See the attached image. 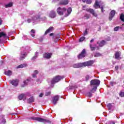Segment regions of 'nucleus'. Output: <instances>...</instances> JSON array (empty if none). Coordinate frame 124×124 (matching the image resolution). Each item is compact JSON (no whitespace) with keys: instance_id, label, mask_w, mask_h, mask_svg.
I'll list each match as a JSON object with an SVG mask.
<instances>
[{"instance_id":"1","label":"nucleus","mask_w":124,"mask_h":124,"mask_svg":"<svg viewBox=\"0 0 124 124\" xmlns=\"http://www.w3.org/2000/svg\"><path fill=\"white\" fill-rule=\"evenodd\" d=\"M71 12H72V9H71V8H68L67 10H66L65 8H62L61 7H59L57 9V13L59 15L62 16L63 15V14H64V17H68V16H69L71 14Z\"/></svg>"},{"instance_id":"2","label":"nucleus","mask_w":124,"mask_h":124,"mask_svg":"<svg viewBox=\"0 0 124 124\" xmlns=\"http://www.w3.org/2000/svg\"><path fill=\"white\" fill-rule=\"evenodd\" d=\"M46 20V17H41L40 16L38 15L35 16H33L31 19H28L27 22L28 23H33V25H35V24H37L38 22H40V21H45Z\"/></svg>"},{"instance_id":"3","label":"nucleus","mask_w":124,"mask_h":124,"mask_svg":"<svg viewBox=\"0 0 124 124\" xmlns=\"http://www.w3.org/2000/svg\"><path fill=\"white\" fill-rule=\"evenodd\" d=\"M93 64V61H89L82 63L74 64L73 67L74 68H79V67H84L85 66H92Z\"/></svg>"},{"instance_id":"4","label":"nucleus","mask_w":124,"mask_h":124,"mask_svg":"<svg viewBox=\"0 0 124 124\" xmlns=\"http://www.w3.org/2000/svg\"><path fill=\"white\" fill-rule=\"evenodd\" d=\"M100 84V80L97 79H92L90 82V85L92 88V91L96 92L97 87Z\"/></svg>"},{"instance_id":"5","label":"nucleus","mask_w":124,"mask_h":124,"mask_svg":"<svg viewBox=\"0 0 124 124\" xmlns=\"http://www.w3.org/2000/svg\"><path fill=\"white\" fill-rule=\"evenodd\" d=\"M32 120L34 121H37V122H40V123H44V124H49L51 123V121L48 119H45L43 118H41L40 117H33L31 118Z\"/></svg>"},{"instance_id":"6","label":"nucleus","mask_w":124,"mask_h":124,"mask_svg":"<svg viewBox=\"0 0 124 124\" xmlns=\"http://www.w3.org/2000/svg\"><path fill=\"white\" fill-rule=\"evenodd\" d=\"M29 95H31L30 93H22L18 96V99L19 100H22L23 99L24 101L27 99V96H29Z\"/></svg>"},{"instance_id":"7","label":"nucleus","mask_w":124,"mask_h":124,"mask_svg":"<svg viewBox=\"0 0 124 124\" xmlns=\"http://www.w3.org/2000/svg\"><path fill=\"white\" fill-rule=\"evenodd\" d=\"M93 7L94 8L97 9V8H100L101 12L103 13L104 12V10L103 9V7L102 6H100L99 3L97 1V0H95V4L93 5Z\"/></svg>"},{"instance_id":"8","label":"nucleus","mask_w":124,"mask_h":124,"mask_svg":"<svg viewBox=\"0 0 124 124\" xmlns=\"http://www.w3.org/2000/svg\"><path fill=\"white\" fill-rule=\"evenodd\" d=\"M9 83H10V84H11L13 86L17 87V86H18V84H19V80L16 79H13V80H10Z\"/></svg>"},{"instance_id":"9","label":"nucleus","mask_w":124,"mask_h":124,"mask_svg":"<svg viewBox=\"0 0 124 124\" xmlns=\"http://www.w3.org/2000/svg\"><path fill=\"white\" fill-rule=\"evenodd\" d=\"M115 15H116V11L113 10L110 12L109 14V21H112V19L115 16Z\"/></svg>"},{"instance_id":"10","label":"nucleus","mask_w":124,"mask_h":124,"mask_svg":"<svg viewBox=\"0 0 124 124\" xmlns=\"http://www.w3.org/2000/svg\"><path fill=\"white\" fill-rule=\"evenodd\" d=\"M86 57V50L83 49L81 53L78 55V59H83V58H85Z\"/></svg>"},{"instance_id":"11","label":"nucleus","mask_w":124,"mask_h":124,"mask_svg":"<svg viewBox=\"0 0 124 124\" xmlns=\"http://www.w3.org/2000/svg\"><path fill=\"white\" fill-rule=\"evenodd\" d=\"M86 11H87V12H89L90 13L92 14V15H93V16H94V17H97V14L96 13H95V12H94V11L93 9H87Z\"/></svg>"},{"instance_id":"12","label":"nucleus","mask_w":124,"mask_h":124,"mask_svg":"<svg viewBox=\"0 0 124 124\" xmlns=\"http://www.w3.org/2000/svg\"><path fill=\"white\" fill-rule=\"evenodd\" d=\"M52 55V53H45L44 54V58L46 59V60H49V59H51Z\"/></svg>"},{"instance_id":"13","label":"nucleus","mask_w":124,"mask_h":124,"mask_svg":"<svg viewBox=\"0 0 124 124\" xmlns=\"http://www.w3.org/2000/svg\"><path fill=\"white\" fill-rule=\"evenodd\" d=\"M31 81V78L27 79L26 80L23 81V84L21 85V87H22V88L26 87V86H27V85H28V84H29Z\"/></svg>"},{"instance_id":"14","label":"nucleus","mask_w":124,"mask_h":124,"mask_svg":"<svg viewBox=\"0 0 124 124\" xmlns=\"http://www.w3.org/2000/svg\"><path fill=\"white\" fill-rule=\"evenodd\" d=\"M59 98H60L59 95H56L55 96L53 97L52 103H53V104H57L58 101H59Z\"/></svg>"},{"instance_id":"15","label":"nucleus","mask_w":124,"mask_h":124,"mask_svg":"<svg viewBox=\"0 0 124 124\" xmlns=\"http://www.w3.org/2000/svg\"><path fill=\"white\" fill-rule=\"evenodd\" d=\"M49 17L50 18H55L56 17V12L54 11H51L49 13Z\"/></svg>"},{"instance_id":"16","label":"nucleus","mask_w":124,"mask_h":124,"mask_svg":"<svg viewBox=\"0 0 124 124\" xmlns=\"http://www.w3.org/2000/svg\"><path fill=\"white\" fill-rule=\"evenodd\" d=\"M52 31H54V27H50L45 32V35H46V34L49 33V32H51Z\"/></svg>"},{"instance_id":"17","label":"nucleus","mask_w":124,"mask_h":124,"mask_svg":"<svg viewBox=\"0 0 124 124\" xmlns=\"http://www.w3.org/2000/svg\"><path fill=\"white\" fill-rule=\"evenodd\" d=\"M115 59H116L117 60H120V59H121V58H120V57H121V52H119V51L115 52Z\"/></svg>"},{"instance_id":"18","label":"nucleus","mask_w":124,"mask_h":124,"mask_svg":"<svg viewBox=\"0 0 124 124\" xmlns=\"http://www.w3.org/2000/svg\"><path fill=\"white\" fill-rule=\"evenodd\" d=\"M97 43L99 45V46H100V47H103V46H104V45L106 44V42L104 40H102L100 42H97Z\"/></svg>"},{"instance_id":"19","label":"nucleus","mask_w":124,"mask_h":124,"mask_svg":"<svg viewBox=\"0 0 124 124\" xmlns=\"http://www.w3.org/2000/svg\"><path fill=\"white\" fill-rule=\"evenodd\" d=\"M60 4H62V5H67V4H68V0H62L61 1H60Z\"/></svg>"},{"instance_id":"20","label":"nucleus","mask_w":124,"mask_h":124,"mask_svg":"<svg viewBox=\"0 0 124 124\" xmlns=\"http://www.w3.org/2000/svg\"><path fill=\"white\" fill-rule=\"evenodd\" d=\"M60 80V78H54L52 79L51 83L52 85H53V84H55V83H57L59 82Z\"/></svg>"},{"instance_id":"21","label":"nucleus","mask_w":124,"mask_h":124,"mask_svg":"<svg viewBox=\"0 0 124 124\" xmlns=\"http://www.w3.org/2000/svg\"><path fill=\"white\" fill-rule=\"evenodd\" d=\"M37 57H38V52H36L35 54V55L31 59V61L32 62H34L35 60H36Z\"/></svg>"},{"instance_id":"22","label":"nucleus","mask_w":124,"mask_h":124,"mask_svg":"<svg viewBox=\"0 0 124 124\" xmlns=\"http://www.w3.org/2000/svg\"><path fill=\"white\" fill-rule=\"evenodd\" d=\"M26 56H27V53H26L25 52H21L20 60H24V59H25V58H26Z\"/></svg>"},{"instance_id":"23","label":"nucleus","mask_w":124,"mask_h":124,"mask_svg":"<svg viewBox=\"0 0 124 124\" xmlns=\"http://www.w3.org/2000/svg\"><path fill=\"white\" fill-rule=\"evenodd\" d=\"M90 48L91 51H94L96 48L95 45L90 44Z\"/></svg>"},{"instance_id":"24","label":"nucleus","mask_w":124,"mask_h":124,"mask_svg":"<svg viewBox=\"0 0 124 124\" xmlns=\"http://www.w3.org/2000/svg\"><path fill=\"white\" fill-rule=\"evenodd\" d=\"M26 66H28V64L23 63L17 66L16 68H24V67H26Z\"/></svg>"},{"instance_id":"25","label":"nucleus","mask_w":124,"mask_h":124,"mask_svg":"<svg viewBox=\"0 0 124 124\" xmlns=\"http://www.w3.org/2000/svg\"><path fill=\"white\" fill-rule=\"evenodd\" d=\"M95 92V91H94V90H93V88H92L91 91L90 92L87 93V95L89 97H92V95H93V93Z\"/></svg>"},{"instance_id":"26","label":"nucleus","mask_w":124,"mask_h":124,"mask_svg":"<svg viewBox=\"0 0 124 124\" xmlns=\"http://www.w3.org/2000/svg\"><path fill=\"white\" fill-rule=\"evenodd\" d=\"M34 101V97L33 96L31 97L27 100L28 103H31Z\"/></svg>"},{"instance_id":"27","label":"nucleus","mask_w":124,"mask_h":124,"mask_svg":"<svg viewBox=\"0 0 124 124\" xmlns=\"http://www.w3.org/2000/svg\"><path fill=\"white\" fill-rule=\"evenodd\" d=\"M1 37H3L4 38H5L6 37V34L4 33L3 32H0V38H1ZM1 41V40L0 39V42Z\"/></svg>"},{"instance_id":"28","label":"nucleus","mask_w":124,"mask_h":124,"mask_svg":"<svg viewBox=\"0 0 124 124\" xmlns=\"http://www.w3.org/2000/svg\"><path fill=\"white\" fill-rule=\"evenodd\" d=\"M38 70H34L33 71V74H32V77H33V78H36V75H37V74H38Z\"/></svg>"},{"instance_id":"29","label":"nucleus","mask_w":124,"mask_h":124,"mask_svg":"<svg viewBox=\"0 0 124 124\" xmlns=\"http://www.w3.org/2000/svg\"><path fill=\"white\" fill-rule=\"evenodd\" d=\"M13 6V3L10 2L9 3L5 5V8H8V7H12Z\"/></svg>"},{"instance_id":"30","label":"nucleus","mask_w":124,"mask_h":124,"mask_svg":"<svg viewBox=\"0 0 124 124\" xmlns=\"http://www.w3.org/2000/svg\"><path fill=\"white\" fill-rule=\"evenodd\" d=\"M5 74L7 76H11L12 75V71L9 70L5 72Z\"/></svg>"},{"instance_id":"31","label":"nucleus","mask_w":124,"mask_h":124,"mask_svg":"<svg viewBox=\"0 0 124 124\" xmlns=\"http://www.w3.org/2000/svg\"><path fill=\"white\" fill-rule=\"evenodd\" d=\"M107 107L109 110H111L113 108V106L112 105V104L109 103L108 104Z\"/></svg>"},{"instance_id":"32","label":"nucleus","mask_w":124,"mask_h":124,"mask_svg":"<svg viewBox=\"0 0 124 124\" xmlns=\"http://www.w3.org/2000/svg\"><path fill=\"white\" fill-rule=\"evenodd\" d=\"M65 77H66V76H60V75H58L56 76L55 78H65Z\"/></svg>"},{"instance_id":"33","label":"nucleus","mask_w":124,"mask_h":124,"mask_svg":"<svg viewBox=\"0 0 124 124\" xmlns=\"http://www.w3.org/2000/svg\"><path fill=\"white\" fill-rule=\"evenodd\" d=\"M120 19L121 21L124 22V14H122L120 16Z\"/></svg>"},{"instance_id":"34","label":"nucleus","mask_w":124,"mask_h":124,"mask_svg":"<svg viewBox=\"0 0 124 124\" xmlns=\"http://www.w3.org/2000/svg\"><path fill=\"white\" fill-rule=\"evenodd\" d=\"M119 29H122V27H120L119 26L115 27L114 29V31H119Z\"/></svg>"},{"instance_id":"35","label":"nucleus","mask_w":124,"mask_h":124,"mask_svg":"<svg viewBox=\"0 0 124 124\" xmlns=\"http://www.w3.org/2000/svg\"><path fill=\"white\" fill-rule=\"evenodd\" d=\"M100 56H101V54L98 52L96 53L94 55L95 58H98V57H100Z\"/></svg>"},{"instance_id":"36","label":"nucleus","mask_w":124,"mask_h":124,"mask_svg":"<svg viewBox=\"0 0 124 124\" xmlns=\"http://www.w3.org/2000/svg\"><path fill=\"white\" fill-rule=\"evenodd\" d=\"M51 94V91L46 92L45 93V96H48V95H50Z\"/></svg>"},{"instance_id":"37","label":"nucleus","mask_w":124,"mask_h":124,"mask_svg":"<svg viewBox=\"0 0 124 124\" xmlns=\"http://www.w3.org/2000/svg\"><path fill=\"white\" fill-rule=\"evenodd\" d=\"M85 39H86V37H81L79 39V42H82V41H84L85 40Z\"/></svg>"},{"instance_id":"38","label":"nucleus","mask_w":124,"mask_h":124,"mask_svg":"<svg viewBox=\"0 0 124 124\" xmlns=\"http://www.w3.org/2000/svg\"><path fill=\"white\" fill-rule=\"evenodd\" d=\"M85 3H87V4H91V3H92V0H86Z\"/></svg>"},{"instance_id":"39","label":"nucleus","mask_w":124,"mask_h":124,"mask_svg":"<svg viewBox=\"0 0 124 124\" xmlns=\"http://www.w3.org/2000/svg\"><path fill=\"white\" fill-rule=\"evenodd\" d=\"M87 34H88V30L86 29L85 31L83 33V35L85 36L87 35Z\"/></svg>"},{"instance_id":"40","label":"nucleus","mask_w":124,"mask_h":124,"mask_svg":"<svg viewBox=\"0 0 124 124\" xmlns=\"http://www.w3.org/2000/svg\"><path fill=\"white\" fill-rule=\"evenodd\" d=\"M85 19H89V18H90V15H85L84 16Z\"/></svg>"},{"instance_id":"41","label":"nucleus","mask_w":124,"mask_h":124,"mask_svg":"<svg viewBox=\"0 0 124 124\" xmlns=\"http://www.w3.org/2000/svg\"><path fill=\"white\" fill-rule=\"evenodd\" d=\"M6 122V121H5V119H4V118H3V117H2V120H1V123L2 124H4Z\"/></svg>"},{"instance_id":"42","label":"nucleus","mask_w":124,"mask_h":124,"mask_svg":"<svg viewBox=\"0 0 124 124\" xmlns=\"http://www.w3.org/2000/svg\"><path fill=\"white\" fill-rule=\"evenodd\" d=\"M120 96L123 97L124 96V92H121L120 93Z\"/></svg>"},{"instance_id":"43","label":"nucleus","mask_w":124,"mask_h":124,"mask_svg":"<svg viewBox=\"0 0 124 124\" xmlns=\"http://www.w3.org/2000/svg\"><path fill=\"white\" fill-rule=\"evenodd\" d=\"M44 94H43V93H41L40 94H39V97H42L43 96Z\"/></svg>"},{"instance_id":"44","label":"nucleus","mask_w":124,"mask_h":124,"mask_svg":"<svg viewBox=\"0 0 124 124\" xmlns=\"http://www.w3.org/2000/svg\"><path fill=\"white\" fill-rule=\"evenodd\" d=\"M31 32L32 33H35V31H34V30H31Z\"/></svg>"},{"instance_id":"45","label":"nucleus","mask_w":124,"mask_h":124,"mask_svg":"<svg viewBox=\"0 0 124 124\" xmlns=\"http://www.w3.org/2000/svg\"><path fill=\"white\" fill-rule=\"evenodd\" d=\"M115 70H118L119 69V66H116L115 68Z\"/></svg>"},{"instance_id":"46","label":"nucleus","mask_w":124,"mask_h":124,"mask_svg":"<svg viewBox=\"0 0 124 124\" xmlns=\"http://www.w3.org/2000/svg\"><path fill=\"white\" fill-rule=\"evenodd\" d=\"M115 84V82L111 81L110 82V84L111 85V86H113V84Z\"/></svg>"},{"instance_id":"47","label":"nucleus","mask_w":124,"mask_h":124,"mask_svg":"<svg viewBox=\"0 0 124 124\" xmlns=\"http://www.w3.org/2000/svg\"><path fill=\"white\" fill-rule=\"evenodd\" d=\"M2 23V21L1 20V18H0V25H1Z\"/></svg>"},{"instance_id":"48","label":"nucleus","mask_w":124,"mask_h":124,"mask_svg":"<svg viewBox=\"0 0 124 124\" xmlns=\"http://www.w3.org/2000/svg\"><path fill=\"white\" fill-rule=\"evenodd\" d=\"M50 36H53L54 35V33H51L49 34Z\"/></svg>"},{"instance_id":"49","label":"nucleus","mask_w":124,"mask_h":124,"mask_svg":"<svg viewBox=\"0 0 124 124\" xmlns=\"http://www.w3.org/2000/svg\"><path fill=\"white\" fill-rule=\"evenodd\" d=\"M80 1H81L82 0V1H83V2H86V1H87V0H80Z\"/></svg>"},{"instance_id":"50","label":"nucleus","mask_w":124,"mask_h":124,"mask_svg":"<svg viewBox=\"0 0 124 124\" xmlns=\"http://www.w3.org/2000/svg\"><path fill=\"white\" fill-rule=\"evenodd\" d=\"M31 36H32V37H34L35 35H34V34H31Z\"/></svg>"},{"instance_id":"51","label":"nucleus","mask_w":124,"mask_h":124,"mask_svg":"<svg viewBox=\"0 0 124 124\" xmlns=\"http://www.w3.org/2000/svg\"><path fill=\"white\" fill-rule=\"evenodd\" d=\"M94 40L93 39H92L90 41L91 43H92V42H93Z\"/></svg>"},{"instance_id":"52","label":"nucleus","mask_w":124,"mask_h":124,"mask_svg":"<svg viewBox=\"0 0 124 124\" xmlns=\"http://www.w3.org/2000/svg\"><path fill=\"white\" fill-rule=\"evenodd\" d=\"M86 78H91V76L88 75L87 76Z\"/></svg>"},{"instance_id":"53","label":"nucleus","mask_w":124,"mask_h":124,"mask_svg":"<svg viewBox=\"0 0 124 124\" xmlns=\"http://www.w3.org/2000/svg\"><path fill=\"white\" fill-rule=\"evenodd\" d=\"M110 124H115V122H112Z\"/></svg>"},{"instance_id":"54","label":"nucleus","mask_w":124,"mask_h":124,"mask_svg":"<svg viewBox=\"0 0 124 124\" xmlns=\"http://www.w3.org/2000/svg\"><path fill=\"white\" fill-rule=\"evenodd\" d=\"M38 81H39V78H38V79L37 80V82H38Z\"/></svg>"},{"instance_id":"55","label":"nucleus","mask_w":124,"mask_h":124,"mask_svg":"<svg viewBox=\"0 0 124 124\" xmlns=\"http://www.w3.org/2000/svg\"><path fill=\"white\" fill-rule=\"evenodd\" d=\"M124 24H123L122 25L124 26Z\"/></svg>"},{"instance_id":"56","label":"nucleus","mask_w":124,"mask_h":124,"mask_svg":"<svg viewBox=\"0 0 124 124\" xmlns=\"http://www.w3.org/2000/svg\"><path fill=\"white\" fill-rule=\"evenodd\" d=\"M99 29H100V27H99Z\"/></svg>"}]
</instances>
